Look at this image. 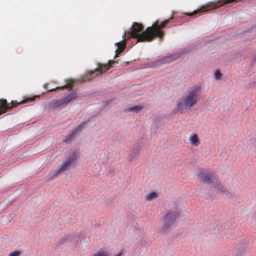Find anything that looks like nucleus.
Instances as JSON below:
<instances>
[{"label":"nucleus","mask_w":256,"mask_h":256,"mask_svg":"<svg viewBox=\"0 0 256 256\" xmlns=\"http://www.w3.org/2000/svg\"><path fill=\"white\" fill-rule=\"evenodd\" d=\"M68 103L66 101L65 98H63L62 99L56 100L54 103V107L60 108H62L66 107Z\"/></svg>","instance_id":"f8f14e48"},{"label":"nucleus","mask_w":256,"mask_h":256,"mask_svg":"<svg viewBox=\"0 0 256 256\" xmlns=\"http://www.w3.org/2000/svg\"><path fill=\"white\" fill-rule=\"evenodd\" d=\"M76 158V154L74 152L72 153L57 172H53L50 173V176L48 180H52L56 178L60 172L68 170L72 164L75 162Z\"/></svg>","instance_id":"0eeeda50"},{"label":"nucleus","mask_w":256,"mask_h":256,"mask_svg":"<svg viewBox=\"0 0 256 256\" xmlns=\"http://www.w3.org/2000/svg\"><path fill=\"white\" fill-rule=\"evenodd\" d=\"M73 82H74L72 80H70L64 86H60V87H56L55 88H53V89L49 90V91L50 92H52V91L55 90H56L57 89L64 90V88H69V89L70 90L73 87Z\"/></svg>","instance_id":"4468645a"},{"label":"nucleus","mask_w":256,"mask_h":256,"mask_svg":"<svg viewBox=\"0 0 256 256\" xmlns=\"http://www.w3.org/2000/svg\"><path fill=\"white\" fill-rule=\"evenodd\" d=\"M66 238H62V240H60L59 242L62 244L63 242H66Z\"/></svg>","instance_id":"b1692460"},{"label":"nucleus","mask_w":256,"mask_h":256,"mask_svg":"<svg viewBox=\"0 0 256 256\" xmlns=\"http://www.w3.org/2000/svg\"><path fill=\"white\" fill-rule=\"evenodd\" d=\"M214 76L216 79L218 80L221 76V73L220 70H218L215 72Z\"/></svg>","instance_id":"412c9836"},{"label":"nucleus","mask_w":256,"mask_h":256,"mask_svg":"<svg viewBox=\"0 0 256 256\" xmlns=\"http://www.w3.org/2000/svg\"><path fill=\"white\" fill-rule=\"evenodd\" d=\"M247 252L246 244H242L238 247L235 256H246Z\"/></svg>","instance_id":"9b49d317"},{"label":"nucleus","mask_w":256,"mask_h":256,"mask_svg":"<svg viewBox=\"0 0 256 256\" xmlns=\"http://www.w3.org/2000/svg\"><path fill=\"white\" fill-rule=\"evenodd\" d=\"M200 94V88L196 86L192 88L182 100L178 102L176 110L182 112L183 110L190 109L198 101Z\"/></svg>","instance_id":"f03ea898"},{"label":"nucleus","mask_w":256,"mask_h":256,"mask_svg":"<svg viewBox=\"0 0 256 256\" xmlns=\"http://www.w3.org/2000/svg\"><path fill=\"white\" fill-rule=\"evenodd\" d=\"M214 187L218 190L221 191L222 192H228L226 190V188L218 180V182H215L214 184Z\"/></svg>","instance_id":"f3484780"},{"label":"nucleus","mask_w":256,"mask_h":256,"mask_svg":"<svg viewBox=\"0 0 256 256\" xmlns=\"http://www.w3.org/2000/svg\"><path fill=\"white\" fill-rule=\"evenodd\" d=\"M82 128V125H80L78 126L76 129H74L72 132V133L67 136L66 138V140H65V141L66 142H67V141H69L70 140H71L72 139V138L75 135V134L78 131L80 130Z\"/></svg>","instance_id":"dca6fc26"},{"label":"nucleus","mask_w":256,"mask_h":256,"mask_svg":"<svg viewBox=\"0 0 256 256\" xmlns=\"http://www.w3.org/2000/svg\"><path fill=\"white\" fill-rule=\"evenodd\" d=\"M94 256H108L104 252H99L95 254Z\"/></svg>","instance_id":"5701e85b"},{"label":"nucleus","mask_w":256,"mask_h":256,"mask_svg":"<svg viewBox=\"0 0 256 256\" xmlns=\"http://www.w3.org/2000/svg\"><path fill=\"white\" fill-rule=\"evenodd\" d=\"M172 60H173V59H172V56L166 57L164 60V62H172Z\"/></svg>","instance_id":"4be33fe9"},{"label":"nucleus","mask_w":256,"mask_h":256,"mask_svg":"<svg viewBox=\"0 0 256 256\" xmlns=\"http://www.w3.org/2000/svg\"><path fill=\"white\" fill-rule=\"evenodd\" d=\"M116 62L114 60H110L108 64H100L97 68L93 71H90L84 78V81L89 80L94 78H95L102 72H106L110 68L113 66V64Z\"/></svg>","instance_id":"39448f33"},{"label":"nucleus","mask_w":256,"mask_h":256,"mask_svg":"<svg viewBox=\"0 0 256 256\" xmlns=\"http://www.w3.org/2000/svg\"><path fill=\"white\" fill-rule=\"evenodd\" d=\"M199 176L202 180L208 184H212L218 182V178L213 174H207L204 170H200Z\"/></svg>","instance_id":"1a4fd4ad"},{"label":"nucleus","mask_w":256,"mask_h":256,"mask_svg":"<svg viewBox=\"0 0 256 256\" xmlns=\"http://www.w3.org/2000/svg\"><path fill=\"white\" fill-rule=\"evenodd\" d=\"M36 97L38 96H34L32 98H26L19 102H17L16 101L12 100L10 104L11 106H10V104H8L7 100L6 99L0 100V115L5 113L7 110L16 106L18 104H24L30 102H33Z\"/></svg>","instance_id":"423d86ee"},{"label":"nucleus","mask_w":256,"mask_h":256,"mask_svg":"<svg viewBox=\"0 0 256 256\" xmlns=\"http://www.w3.org/2000/svg\"><path fill=\"white\" fill-rule=\"evenodd\" d=\"M158 197V194L156 192H151L147 194L145 197V200L146 201H151L156 199Z\"/></svg>","instance_id":"a211bd4d"},{"label":"nucleus","mask_w":256,"mask_h":256,"mask_svg":"<svg viewBox=\"0 0 256 256\" xmlns=\"http://www.w3.org/2000/svg\"><path fill=\"white\" fill-rule=\"evenodd\" d=\"M64 98L66 99L68 102L69 104L72 100H75L78 98L77 93L76 92H72L69 93Z\"/></svg>","instance_id":"2eb2a0df"},{"label":"nucleus","mask_w":256,"mask_h":256,"mask_svg":"<svg viewBox=\"0 0 256 256\" xmlns=\"http://www.w3.org/2000/svg\"><path fill=\"white\" fill-rule=\"evenodd\" d=\"M126 40L124 39L122 41L116 42V44L118 46V48L116 50L115 58L118 56L119 54L121 53L124 50L126 46Z\"/></svg>","instance_id":"9d476101"},{"label":"nucleus","mask_w":256,"mask_h":256,"mask_svg":"<svg viewBox=\"0 0 256 256\" xmlns=\"http://www.w3.org/2000/svg\"><path fill=\"white\" fill-rule=\"evenodd\" d=\"M21 254L20 251L16 250L10 254L8 256H20Z\"/></svg>","instance_id":"aec40b11"},{"label":"nucleus","mask_w":256,"mask_h":256,"mask_svg":"<svg viewBox=\"0 0 256 256\" xmlns=\"http://www.w3.org/2000/svg\"><path fill=\"white\" fill-rule=\"evenodd\" d=\"M156 26L154 24L153 26H148L144 30V28L142 24L134 22L130 32H128V34H130V37L136 38L137 42H150L153 40L152 30Z\"/></svg>","instance_id":"f257e3e1"},{"label":"nucleus","mask_w":256,"mask_h":256,"mask_svg":"<svg viewBox=\"0 0 256 256\" xmlns=\"http://www.w3.org/2000/svg\"><path fill=\"white\" fill-rule=\"evenodd\" d=\"M142 106H132V107H130V108H127L125 111L126 112H138L142 110Z\"/></svg>","instance_id":"6ab92c4d"},{"label":"nucleus","mask_w":256,"mask_h":256,"mask_svg":"<svg viewBox=\"0 0 256 256\" xmlns=\"http://www.w3.org/2000/svg\"><path fill=\"white\" fill-rule=\"evenodd\" d=\"M180 214V210L177 208L176 204L174 202L171 204L170 209L166 214L164 218L162 230H166L171 228L178 217Z\"/></svg>","instance_id":"7ed1b4c3"},{"label":"nucleus","mask_w":256,"mask_h":256,"mask_svg":"<svg viewBox=\"0 0 256 256\" xmlns=\"http://www.w3.org/2000/svg\"><path fill=\"white\" fill-rule=\"evenodd\" d=\"M236 0H220L215 3H210L202 6L200 8L195 10L192 12L186 13L187 16H192L194 14L202 12H208L210 10H215L218 8L222 6L225 4L234 2Z\"/></svg>","instance_id":"20e7f679"},{"label":"nucleus","mask_w":256,"mask_h":256,"mask_svg":"<svg viewBox=\"0 0 256 256\" xmlns=\"http://www.w3.org/2000/svg\"><path fill=\"white\" fill-rule=\"evenodd\" d=\"M125 36H126V32L124 33V36L123 37L124 38Z\"/></svg>","instance_id":"393cba45"},{"label":"nucleus","mask_w":256,"mask_h":256,"mask_svg":"<svg viewBox=\"0 0 256 256\" xmlns=\"http://www.w3.org/2000/svg\"><path fill=\"white\" fill-rule=\"evenodd\" d=\"M190 140L191 144L196 146H198L200 143L198 136L196 134H192L190 136Z\"/></svg>","instance_id":"ddd939ff"},{"label":"nucleus","mask_w":256,"mask_h":256,"mask_svg":"<svg viewBox=\"0 0 256 256\" xmlns=\"http://www.w3.org/2000/svg\"><path fill=\"white\" fill-rule=\"evenodd\" d=\"M170 18L164 20L161 22L160 24H159V22L158 20H156L152 24V26H153L154 24L156 25L152 30V34L154 35L153 40L156 38H158L160 40H162L164 35V32L162 29L168 24L170 21Z\"/></svg>","instance_id":"6e6552de"}]
</instances>
